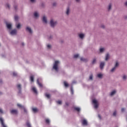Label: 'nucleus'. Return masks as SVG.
<instances>
[{"label":"nucleus","instance_id":"51","mask_svg":"<svg viewBox=\"0 0 127 127\" xmlns=\"http://www.w3.org/2000/svg\"><path fill=\"white\" fill-rule=\"evenodd\" d=\"M0 113L1 114H2V113H3V111H2V109H0Z\"/></svg>","mask_w":127,"mask_h":127},{"label":"nucleus","instance_id":"1","mask_svg":"<svg viewBox=\"0 0 127 127\" xmlns=\"http://www.w3.org/2000/svg\"><path fill=\"white\" fill-rule=\"evenodd\" d=\"M58 23L57 21L54 19H51L50 21V25L52 28H54Z\"/></svg>","mask_w":127,"mask_h":127},{"label":"nucleus","instance_id":"12","mask_svg":"<svg viewBox=\"0 0 127 127\" xmlns=\"http://www.w3.org/2000/svg\"><path fill=\"white\" fill-rule=\"evenodd\" d=\"M71 13V10L70 9L69 7L66 8L65 13L66 15H69L70 13Z\"/></svg>","mask_w":127,"mask_h":127},{"label":"nucleus","instance_id":"27","mask_svg":"<svg viewBox=\"0 0 127 127\" xmlns=\"http://www.w3.org/2000/svg\"><path fill=\"white\" fill-rule=\"evenodd\" d=\"M30 2L31 3H36V1H37V0H29Z\"/></svg>","mask_w":127,"mask_h":127},{"label":"nucleus","instance_id":"39","mask_svg":"<svg viewBox=\"0 0 127 127\" xmlns=\"http://www.w3.org/2000/svg\"><path fill=\"white\" fill-rule=\"evenodd\" d=\"M46 97H47V98H48V99H50V94H46Z\"/></svg>","mask_w":127,"mask_h":127},{"label":"nucleus","instance_id":"59","mask_svg":"<svg viewBox=\"0 0 127 127\" xmlns=\"http://www.w3.org/2000/svg\"><path fill=\"white\" fill-rule=\"evenodd\" d=\"M65 105H66V106H68L69 104H68V103L66 102Z\"/></svg>","mask_w":127,"mask_h":127},{"label":"nucleus","instance_id":"7","mask_svg":"<svg viewBox=\"0 0 127 127\" xmlns=\"http://www.w3.org/2000/svg\"><path fill=\"white\" fill-rule=\"evenodd\" d=\"M42 21L43 23H45V24H47V17L46 16L44 15L42 18Z\"/></svg>","mask_w":127,"mask_h":127},{"label":"nucleus","instance_id":"47","mask_svg":"<svg viewBox=\"0 0 127 127\" xmlns=\"http://www.w3.org/2000/svg\"><path fill=\"white\" fill-rule=\"evenodd\" d=\"M17 106L19 107V108H21V109H22V107H24V106H22L21 104H17Z\"/></svg>","mask_w":127,"mask_h":127},{"label":"nucleus","instance_id":"46","mask_svg":"<svg viewBox=\"0 0 127 127\" xmlns=\"http://www.w3.org/2000/svg\"><path fill=\"white\" fill-rule=\"evenodd\" d=\"M46 122L47 123V124H49L50 123V121L49 120V119H46Z\"/></svg>","mask_w":127,"mask_h":127},{"label":"nucleus","instance_id":"26","mask_svg":"<svg viewBox=\"0 0 127 127\" xmlns=\"http://www.w3.org/2000/svg\"><path fill=\"white\" fill-rule=\"evenodd\" d=\"M5 6L6 8H8V9L10 8V5H9V4H8V3L5 4Z\"/></svg>","mask_w":127,"mask_h":127},{"label":"nucleus","instance_id":"22","mask_svg":"<svg viewBox=\"0 0 127 127\" xmlns=\"http://www.w3.org/2000/svg\"><path fill=\"white\" fill-rule=\"evenodd\" d=\"M122 79L123 80V81H126L127 79V76L126 74L123 75V76H122Z\"/></svg>","mask_w":127,"mask_h":127},{"label":"nucleus","instance_id":"4","mask_svg":"<svg viewBox=\"0 0 127 127\" xmlns=\"http://www.w3.org/2000/svg\"><path fill=\"white\" fill-rule=\"evenodd\" d=\"M92 103L94 105L95 109H98V107H99V103H98V101L96 99H93Z\"/></svg>","mask_w":127,"mask_h":127},{"label":"nucleus","instance_id":"58","mask_svg":"<svg viewBox=\"0 0 127 127\" xmlns=\"http://www.w3.org/2000/svg\"><path fill=\"white\" fill-rule=\"evenodd\" d=\"M52 38V36H50V37H49V39H51Z\"/></svg>","mask_w":127,"mask_h":127},{"label":"nucleus","instance_id":"35","mask_svg":"<svg viewBox=\"0 0 127 127\" xmlns=\"http://www.w3.org/2000/svg\"><path fill=\"white\" fill-rule=\"evenodd\" d=\"M32 111L33 112H34V113H36V112H37V108H34L32 109Z\"/></svg>","mask_w":127,"mask_h":127},{"label":"nucleus","instance_id":"60","mask_svg":"<svg viewBox=\"0 0 127 127\" xmlns=\"http://www.w3.org/2000/svg\"><path fill=\"white\" fill-rule=\"evenodd\" d=\"M23 44V45H24V44Z\"/></svg>","mask_w":127,"mask_h":127},{"label":"nucleus","instance_id":"49","mask_svg":"<svg viewBox=\"0 0 127 127\" xmlns=\"http://www.w3.org/2000/svg\"><path fill=\"white\" fill-rule=\"evenodd\" d=\"M76 2H77V3H80L81 2V0H75Z\"/></svg>","mask_w":127,"mask_h":127},{"label":"nucleus","instance_id":"40","mask_svg":"<svg viewBox=\"0 0 127 127\" xmlns=\"http://www.w3.org/2000/svg\"><path fill=\"white\" fill-rule=\"evenodd\" d=\"M57 104H58L59 105H61V104H62V101H57Z\"/></svg>","mask_w":127,"mask_h":127},{"label":"nucleus","instance_id":"37","mask_svg":"<svg viewBox=\"0 0 127 127\" xmlns=\"http://www.w3.org/2000/svg\"><path fill=\"white\" fill-rule=\"evenodd\" d=\"M47 46L48 49H51V45L48 44Z\"/></svg>","mask_w":127,"mask_h":127},{"label":"nucleus","instance_id":"19","mask_svg":"<svg viewBox=\"0 0 127 127\" xmlns=\"http://www.w3.org/2000/svg\"><path fill=\"white\" fill-rule=\"evenodd\" d=\"M110 59V55L109 54H107L105 56V61H108Z\"/></svg>","mask_w":127,"mask_h":127},{"label":"nucleus","instance_id":"33","mask_svg":"<svg viewBox=\"0 0 127 127\" xmlns=\"http://www.w3.org/2000/svg\"><path fill=\"white\" fill-rule=\"evenodd\" d=\"M64 85L65 87L69 86V84L66 81H64Z\"/></svg>","mask_w":127,"mask_h":127},{"label":"nucleus","instance_id":"45","mask_svg":"<svg viewBox=\"0 0 127 127\" xmlns=\"http://www.w3.org/2000/svg\"><path fill=\"white\" fill-rule=\"evenodd\" d=\"M100 27H101V28H105V25H104V24H101V25H100Z\"/></svg>","mask_w":127,"mask_h":127},{"label":"nucleus","instance_id":"13","mask_svg":"<svg viewBox=\"0 0 127 127\" xmlns=\"http://www.w3.org/2000/svg\"><path fill=\"white\" fill-rule=\"evenodd\" d=\"M82 124L83 126H88V121L86 119H83L82 121Z\"/></svg>","mask_w":127,"mask_h":127},{"label":"nucleus","instance_id":"31","mask_svg":"<svg viewBox=\"0 0 127 127\" xmlns=\"http://www.w3.org/2000/svg\"><path fill=\"white\" fill-rule=\"evenodd\" d=\"M18 18H19L18 16L17 15L14 16V20L15 21H17V20H18Z\"/></svg>","mask_w":127,"mask_h":127},{"label":"nucleus","instance_id":"48","mask_svg":"<svg viewBox=\"0 0 127 127\" xmlns=\"http://www.w3.org/2000/svg\"><path fill=\"white\" fill-rule=\"evenodd\" d=\"M27 126L28 127H31V126L30 125V123H29V122L27 123Z\"/></svg>","mask_w":127,"mask_h":127},{"label":"nucleus","instance_id":"8","mask_svg":"<svg viewBox=\"0 0 127 127\" xmlns=\"http://www.w3.org/2000/svg\"><path fill=\"white\" fill-rule=\"evenodd\" d=\"M78 36L79 38H80V39H81V40H83V39L85 38V34L84 33H79L78 34Z\"/></svg>","mask_w":127,"mask_h":127},{"label":"nucleus","instance_id":"24","mask_svg":"<svg viewBox=\"0 0 127 127\" xmlns=\"http://www.w3.org/2000/svg\"><path fill=\"white\" fill-rule=\"evenodd\" d=\"M103 75L102 73H98L97 74V77L98 78H99L100 79H102L103 78Z\"/></svg>","mask_w":127,"mask_h":127},{"label":"nucleus","instance_id":"42","mask_svg":"<svg viewBox=\"0 0 127 127\" xmlns=\"http://www.w3.org/2000/svg\"><path fill=\"white\" fill-rule=\"evenodd\" d=\"M113 115L114 117H116V116H117V111H114V112L113 113Z\"/></svg>","mask_w":127,"mask_h":127},{"label":"nucleus","instance_id":"38","mask_svg":"<svg viewBox=\"0 0 127 127\" xmlns=\"http://www.w3.org/2000/svg\"><path fill=\"white\" fill-rule=\"evenodd\" d=\"M79 57V54H76L74 55V58H78Z\"/></svg>","mask_w":127,"mask_h":127},{"label":"nucleus","instance_id":"18","mask_svg":"<svg viewBox=\"0 0 127 127\" xmlns=\"http://www.w3.org/2000/svg\"><path fill=\"white\" fill-rule=\"evenodd\" d=\"M17 88L18 90H19V93H20V91L21 90V85L20 84H17Z\"/></svg>","mask_w":127,"mask_h":127},{"label":"nucleus","instance_id":"20","mask_svg":"<svg viewBox=\"0 0 127 127\" xmlns=\"http://www.w3.org/2000/svg\"><path fill=\"white\" fill-rule=\"evenodd\" d=\"M105 50H106V49H105V48H101L99 49L100 53H103V52H105Z\"/></svg>","mask_w":127,"mask_h":127},{"label":"nucleus","instance_id":"44","mask_svg":"<svg viewBox=\"0 0 127 127\" xmlns=\"http://www.w3.org/2000/svg\"><path fill=\"white\" fill-rule=\"evenodd\" d=\"M53 6H56L57 5V2H54L53 3Z\"/></svg>","mask_w":127,"mask_h":127},{"label":"nucleus","instance_id":"41","mask_svg":"<svg viewBox=\"0 0 127 127\" xmlns=\"http://www.w3.org/2000/svg\"><path fill=\"white\" fill-rule=\"evenodd\" d=\"M22 109H24V111L25 113H27V110H26V109H25V107H22Z\"/></svg>","mask_w":127,"mask_h":127},{"label":"nucleus","instance_id":"11","mask_svg":"<svg viewBox=\"0 0 127 127\" xmlns=\"http://www.w3.org/2000/svg\"><path fill=\"white\" fill-rule=\"evenodd\" d=\"M0 122L2 127H7L5 125H4V123L3 122V119L2 118H0Z\"/></svg>","mask_w":127,"mask_h":127},{"label":"nucleus","instance_id":"23","mask_svg":"<svg viewBox=\"0 0 127 127\" xmlns=\"http://www.w3.org/2000/svg\"><path fill=\"white\" fill-rule=\"evenodd\" d=\"M21 26V25H20V23H18L16 24V27L17 28V29H20V27Z\"/></svg>","mask_w":127,"mask_h":127},{"label":"nucleus","instance_id":"55","mask_svg":"<svg viewBox=\"0 0 127 127\" xmlns=\"http://www.w3.org/2000/svg\"><path fill=\"white\" fill-rule=\"evenodd\" d=\"M124 18L125 19H127V16L126 15V16H124Z\"/></svg>","mask_w":127,"mask_h":127},{"label":"nucleus","instance_id":"36","mask_svg":"<svg viewBox=\"0 0 127 127\" xmlns=\"http://www.w3.org/2000/svg\"><path fill=\"white\" fill-rule=\"evenodd\" d=\"M119 63L118 62H116L114 67L118 68L119 67Z\"/></svg>","mask_w":127,"mask_h":127},{"label":"nucleus","instance_id":"10","mask_svg":"<svg viewBox=\"0 0 127 127\" xmlns=\"http://www.w3.org/2000/svg\"><path fill=\"white\" fill-rule=\"evenodd\" d=\"M10 113L12 115H17V113H18V112L17 111V110L13 109L10 111Z\"/></svg>","mask_w":127,"mask_h":127},{"label":"nucleus","instance_id":"6","mask_svg":"<svg viewBox=\"0 0 127 127\" xmlns=\"http://www.w3.org/2000/svg\"><path fill=\"white\" fill-rule=\"evenodd\" d=\"M16 33H17V31L16 30V29L12 30L9 32V34L11 35L12 36H13L14 35H16Z\"/></svg>","mask_w":127,"mask_h":127},{"label":"nucleus","instance_id":"34","mask_svg":"<svg viewBox=\"0 0 127 127\" xmlns=\"http://www.w3.org/2000/svg\"><path fill=\"white\" fill-rule=\"evenodd\" d=\"M96 62H97V59H94L92 61V64H96Z\"/></svg>","mask_w":127,"mask_h":127},{"label":"nucleus","instance_id":"2","mask_svg":"<svg viewBox=\"0 0 127 127\" xmlns=\"http://www.w3.org/2000/svg\"><path fill=\"white\" fill-rule=\"evenodd\" d=\"M59 64H60V61H55L53 68V69H54V70H55V71H56V72H58L59 70V68H58V66Z\"/></svg>","mask_w":127,"mask_h":127},{"label":"nucleus","instance_id":"54","mask_svg":"<svg viewBox=\"0 0 127 127\" xmlns=\"http://www.w3.org/2000/svg\"><path fill=\"white\" fill-rule=\"evenodd\" d=\"M14 7L15 9H16V8H17V6H14Z\"/></svg>","mask_w":127,"mask_h":127},{"label":"nucleus","instance_id":"3","mask_svg":"<svg viewBox=\"0 0 127 127\" xmlns=\"http://www.w3.org/2000/svg\"><path fill=\"white\" fill-rule=\"evenodd\" d=\"M25 30L27 32H28L30 34H32L33 33V30L32 28H31L29 26H27L25 28Z\"/></svg>","mask_w":127,"mask_h":127},{"label":"nucleus","instance_id":"43","mask_svg":"<svg viewBox=\"0 0 127 127\" xmlns=\"http://www.w3.org/2000/svg\"><path fill=\"white\" fill-rule=\"evenodd\" d=\"M89 80H93V75L91 74L89 76Z\"/></svg>","mask_w":127,"mask_h":127},{"label":"nucleus","instance_id":"25","mask_svg":"<svg viewBox=\"0 0 127 127\" xmlns=\"http://www.w3.org/2000/svg\"><path fill=\"white\" fill-rule=\"evenodd\" d=\"M30 79L31 82H34V76L33 75H31Z\"/></svg>","mask_w":127,"mask_h":127},{"label":"nucleus","instance_id":"61","mask_svg":"<svg viewBox=\"0 0 127 127\" xmlns=\"http://www.w3.org/2000/svg\"><path fill=\"white\" fill-rule=\"evenodd\" d=\"M0 83H1V81H0Z\"/></svg>","mask_w":127,"mask_h":127},{"label":"nucleus","instance_id":"52","mask_svg":"<svg viewBox=\"0 0 127 127\" xmlns=\"http://www.w3.org/2000/svg\"><path fill=\"white\" fill-rule=\"evenodd\" d=\"M124 4L125 6H127V1L125 2Z\"/></svg>","mask_w":127,"mask_h":127},{"label":"nucleus","instance_id":"57","mask_svg":"<svg viewBox=\"0 0 127 127\" xmlns=\"http://www.w3.org/2000/svg\"><path fill=\"white\" fill-rule=\"evenodd\" d=\"M98 118H99V119H101V116L100 115H98Z\"/></svg>","mask_w":127,"mask_h":127},{"label":"nucleus","instance_id":"32","mask_svg":"<svg viewBox=\"0 0 127 127\" xmlns=\"http://www.w3.org/2000/svg\"><path fill=\"white\" fill-rule=\"evenodd\" d=\"M70 91H71V95H73L74 94V90L73 89V87H72V86L70 88Z\"/></svg>","mask_w":127,"mask_h":127},{"label":"nucleus","instance_id":"53","mask_svg":"<svg viewBox=\"0 0 127 127\" xmlns=\"http://www.w3.org/2000/svg\"><path fill=\"white\" fill-rule=\"evenodd\" d=\"M121 111H122V112H125V109H124V108H122V109H121Z\"/></svg>","mask_w":127,"mask_h":127},{"label":"nucleus","instance_id":"56","mask_svg":"<svg viewBox=\"0 0 127 127\" xmlns=\"http://www.w3.org/2000/svg\"><path fill=\"white\" fill-rule=\"evenodd\" d=\"M75 83H76V81H72V84H75Z\"/></svg>","mask_w":127,"mask_h":127},{"label":"nucleus","instance_id":"50","mask_svg":"<svg viewBox=\"0 0 127 127\" xmlns=\"http://www.w3.org/2000/svg\"><path fill=\"white\" fill-rule=\"evenodd\" d=\"M13 76H16L17 75V73L16 72H14L13 73Z\"/></svg>","mask_w":127,"mask_h":127},{"label":"nucleus","instance_id":"15","mask_svg":"<svg viewBox=\"0 0 127 127\" xmlns=\"http://www.w3.org/2000/svg\"><path fill=\"white\" fill-rule=\"evenodd\" d=\"M117 93V90H114L110 93V96L111 97H113V96H115L116 95V93Z\"/></svg>","mask_w":127,"mask_h":127},{"label":"nucleus","instance_id":"29","mask_svg":"<svg viewBox=\"0 0 127 127\" xmlns=\"http://www.w3.org/2000/svg\"><path fill=\"white\" fill-rule=\"evenodd\" d=\"M37 83L38 85H39V86L40 87H42V85L41 84V83H40V82H39V79H38L37 80Z\"/></svg>","mask_w":127,"mask_h":127},{"label":"nucleus","instance_id":"16","mask_svg":"<svg viewBox=\"0 0 127 127\" xmlns=\"http://www.w3.org/2000/svg\"><path fill=\"white\" fill-rule=\"evenodd\" d=\"M80 61L82 62H88V59L81 57L80 58Z\"/></svg>","mask_w":127,"mask_h":127},{"label":"nucleus","instance_id":"9","mask_svg":"<svg viewBox=\"0 0 127 127\" xmlns=\"http://www.w3.org/2000/svg\"><path fill=\"white\" fill-rule=\"evenodd\" d=\"M113 6V4H112V3H110L107 7V10L108 11H111V10H112V8Z\"/></svg>","mask_w":127,"mask_h":127},{"label":"nucleus","instance_id":"30","mask_svg":"<svg viewBox=\"0 0 127 127\" xmlns=\"http://www.w3.org/2000/svg\"><path fill=\"white\" fill-rule=\"evenodd\" d=\"M116 70H117V67H116V66H114V67L112 68V69H111V72L113 73L114 72V71H116Z\"/></svg>","mask_w":127,"mask_h":127},{"label":"nucleus","instance_id":"5","mask_svg":"<svg viewBox=\"0 0 127 127\" xmlns=\"http://www.w3.org/2000/svg\"><path fill=\"white\" fill-rule=\"evenodd\" d=\"M6 26L7 28V29H9V30H11L12 29V24L10 23H6Z\"/></svg>","mask_w":127,"mask_h":127},{"label":"nucleus","instance_id":"14","mask_svg":"<svg viewBox=\"0 0 127 127\" xmlns=\"http://www.w3.org/2000/svg\"><path fill=\"white\" fill-rule=\"evenodd\" d=\"M34 16L35 17V18H38V17H39V12L37 11L34 12Z\"/></svg>","mask_w":127,"mask_h":127},{"label":"nucleus","instance_id":"28","mask_svg":"<svg viewBox=\"0 0 127 127\" xmlns=\"http://www.w3.org/2000/svg\"><path fill=\"white\" fill-rule=\"evenodd\" d=\"M74 109L75 111H77V112H80V111H81V109L79 107H74Z\"/></svg>","mask_w":127,"mask_h":127},{"label":"nucleus","instance_id":"17","mask_svg":"<svg viewBox=\"0 0 127 127\" xmlns=\"http://www.w3.org/2000/svg\"><path fill=\"white\" fill-rule=\"evenodd\" d=\"M104 66H105V62H101L100 64V69H104Z\"/></svg>","mask_w":127,"mask_h":127},{"label":"nucleus","instance_id":"21","mask_svg":"<svg viewBox=\"0 0 127 127\" xmlns=\"http://www.w3.org/2000/svg\"><path fill=\"white\" fill-rule=\"evenodd\" d=\"M32 90L33 91V92H34V93H35V94H37V89H36V87H32Z\"/></svg>","mask_w":127,"mask_h":127}]
</instances>
